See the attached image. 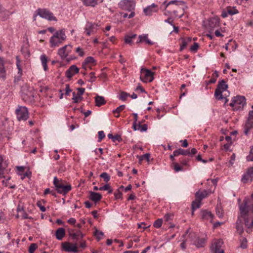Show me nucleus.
I'll list each match as a JSON object with an SVG mask.
<instances>
[{"mask_svg":"<svg viewBox=\"0 0 253 253\" xmlns=\"http://www.w3.org/2000/svg\"><path fill=\"white\" fill-rule=\"evenodd\" d=\"M185 2L181 0H172L169 2L165 1L162 6H165V9L168 8L167 12L169 14H173L175 17L181 18L184 14V10L187 8Z\"/></svg>","mask_w":253,"mask_h":253,"instance_id":"1","label":"nucleus"},{"mask_svg":"<svg viewBox=\"0 0 253 253\" xmlns=\"http://www.w3.org/2000/svg\"><path fill=\"white\" fill-rule=\"evenodd\" d=\"M240 218L244 220L245 225L247 228V232H250V229H253V218L249 217V206L247 200H244L243 202L239 205Z\"/></svg>","mask_w":253,"mask_h":253,"instance_id":"2","label":"nucleus"},{"mask_svg":"<svg viewBox=\"0 0 253 253\" xmlns=\"http://www.w3.org/2000/svg\"><path fill=\"white\" fill-rule=\"evenodd\" d=\"M134 0H122L119 3V7L124 10L130 12L128 18H131L135 16L134 11L135 7Z\"/></svg>","mask_w":253,"mask_h":253,"instance_id":"3","label":"nucleus"},{"mask_svg":"<svg viewBox=\"0 0 253 253\" xmlns=\"http://www.w3.org/2000/svg\"><path fill=\"white\" fill-rule=\"evenodd\" d=\"M63 42V32L62 30H59L55 32L50 38L49 42L51 47L59 46Z\"/></svg>","mask_w":253,"mask_h":253,"instance_id":"4","label":"nucleus"},{"mask_svg":"<svg viewBox=\"0 0 253 253\" xmlns=\"http://www.w3.org/2000/svg\"><path fill=\"white\" fill-rule=\"evenodd\" d=\"M246 98L243 96H237L232 98L230 106L234 108V110L242 109L246 105Z\"/></svg>","mask_w":253,"mask_h":253,"instance_id":"5","label":"nucleus"},{"mask_svg":"<svg viewBox=\"0 0 253 253\" xmlns=\"http://www.w3.org/2000/svg\"><path fill=\"white\" fill-rule=\"evenodd\" d=\"M227 88L228 85L224 80H222L221 81H219L214 92L215 98L218 100L222 99L223 98L222 92L226 90Z\"/></svg>","mask_w":253,"mask_h":253,"instance_id":"6","label":"nucleus"},{"mask_svg":"<svg viewBox=\"0 0 253 253\" xmlns=\"http://www.w3.org/2000/svg\"><path fill=\"white\" fill-rule=\"evenodd\" d=\"M15 113L18 121H26L29 118L28 111L26 107H18L15 111Z\"/></svg>","mask_w":253,"mask_h":253,"instance_id":"7","label":"nucleus"},{"mask_svg":"<svg viewBox=\"0 0 253 253\" xmlns=\"http://www.w3.org/2000/svg\"><path fill=\"white\" fill-rule=\"evenodd\" d=\"M37 14L42 18L47 19L48 21H57L56 18L54 16L53 13L46 9H38L37 10Z\"/></svg>","mask_w":253,"mask_h":253,"instance_id":"8","label":"nucleus"},{"mask_svg":"<svg viewBox=\"0 0 253 253\" xmlns=\"http://www.w3.org/2000/svg\"><path fill=\"white\" fill-rule=\"evenodd\" d=\"M140 79L144 83L151 82L154 80V73L150 70L142 69Z\"/></svg>","mask_w":253,"mask_h":253,"instance_id":"9","label":"nucleus"},{"mask_svg":"<svg viewBox=\"0 0 253 253\" xmlns=\"http://www.w3.org/2000/svg\"><path fill=\"white\" fill-rule=\"evenodd\" d=\"M253 128V110L249 112L248 118L244 126V133L247 135L249 132Z\"/></svg>","mask_w":253,"mask_h":253,"instance_id":"10","label":"nucleus"},{"mask_svg":"<svg viewBox=\"0 0 253 253\" xmlns=\"http://www.w3.org/2000/svg\"><path fill=\"white\" fill-rule=\"evenodd\" d=\"M98 25L97 24L87 22L84 27V32L86 36H89L91 34H93L96 32L98 30Z\"/></svg>","mask_w":253,"mask_h":253,"instance_id":"11","label":"nucleus"},{"mask_svg":"<svg viewBox=\"0 0 253 253\" xmlns=\"http://www.w3.org/2000/svg\"><path fill=\"white\" fill-rule=\"evenodd\" d=\"M223 241L220 240H215L211 246V250L213 253H224V251L221 249Z\"/></svg>","mask_w":253,"mask_h":253,"instance_id":"12","label":"nucleus"},{"mask_svg":"<svg viewBox=\"0 0 253 253\" xmlns=\"http://www.w3.org/2000/svg\"><path fill=\"white\" fill-rule=\"evenodd\" d=\"M21 92L23 99L26 101L30 100L34 97L32 89H29L27 85H24L22 87Z\"/></svg>","mask_w":253,"mask_h":253,"instance_id":"13","label":"nucleus"},{"mask_svg":"<svg viewBox=\"0 0 253 253\" xmlns=\"http://www.w3.org/2000/svg\"><path fill=\"white\" fill-rule=\"evenodd\" d=\"M241 180L245 183L253 180V167L248 169L246 173L243 175Z\"/></svg>","mask_w":253,"mask_h":253,"instance_id":"14","label":"nucleus"},{"mask_svg":"<svg viewBox=\"0 0 253 253\" xmlns=\"http://www.w3.org/2000/svg\"><path fill=\"white\" fill-rule=\"evenodd\" d=\"M8 162L7 160L0 155V178L3 176L4 171L7 167Z\"/></svg>","mask_w":253,"mask_h":253,"instance_id":"15","label":"nucleus"},{"mask_svg":"<svg viewBox=\"0 0 253 253\" xmlns=\"http://www.w3.org/2000/svg\"><path fill=\"white\" fill-rule=\"evenodd\" d=\"M53 184L56 190L59 193H63V182L61 179H59L56 177H54L53 179Z\"/></svg>","mask_w":253,"mask_h":253,"instance_id":"16","label":"nucleus"},{"mask_svg":"<svg viewBox=\"0 0 253 253\" xmlns=\"http://www.w3.org/2000/svg\"><path fill=\"white\" fill-rule=\"evenodd\" d=\"M158 11V6L155 3H152L151 5L148 6L143 10V12L146 15H151L153 13L156 12Z\"/></svg>","mask_w":253,"mask_h":253,"instance_id":"17","label":"nucleus"},{"mask_svg":"<svg viewBox=\"0 0 253 253\" xmlns=\"http://www.w3.org/2000/svg\"><path fill=\"white\" fill-rule=\"evenodd\" d=\"M79 68L75 65H72L66 72V76L68 79H71L76 74L79 73Z\"/></svg>","mask_w":253,"mask_h":253,"instance_id":"18","label":"nucleus"},{"mask_svg":"<svg viewBox=\"0 0 253 253\" xmlns=\"http://www.w3.org/2000/svg\"><path fill=\"white\" fill-rule=\"evenodd\" d=\"M64 251L72 253H77L78 251L76 244L69 242H64Z\"/></svg>","mask_w":253,"mask_h":253,"instance_id":"19","label":"nucleus"},{"mask_svg":"<svg viewBox=\"0 0 253 253\" xmlns=\"http://www.w3.org/2000/svg\"><path fill=\"white\" fill-rule=\"evenodd\" d=\"M239 13L238 10L235 7L228 6L226 10L222 14V16L224 18L228 16V15H233Z\"/></svg>","mask_w":253,"mask_h":253,"instance_id":"20","label":"nucleus"},{"mask_svg":"<svg viewBox=\"0 0 253 253\" xmlns=\"http://www.w3.org/2000/svg\"><path fill=\"white\" fill-rule=\"evenodd\" d=\"M236 229L237 232L240 235H241L244 232L243 224L240 216L238 217V219L236 222Z\"/></svg>","mask_w":253,"mask_h":253,"instance_id":"21","label":"nucleus"},{"mask_svg":"<svg viewBox=\"0 0 253 253\" xmlns=\"http://www.w3.org/2000/svg\"><path fill=\"white\" fill-rule=\"evenodd\" d=\"M180 40L181 43L180 44V51H182L192 42V38L190 37L182 38Z\"/></svg>","mask_w":253,"mask_h":253,"instance_id":"22","label":"nucleus"},{"mask_svg":"<svg viewBox=\"0 0 253 253\" xmlns=\"http://www.w3.org/2000/svg\"><path fill=\"white\" fill-rule=\"evenodd\" d=\"M84 5L86 6L94 7L98 4V3H101L103 0H81Z\"/></svg>","mask_w":253,"mask_h":253,"instance_id":"23","label":"nucleus"},{"mask_svg":"<svg viewBox=\"0 0 253 253\" xmlns=\"http://www.w3.org/2000/svg\"><path fill=\"white\" fill-rule=\"evenodd\" d=\"M201 216L203 219L209 220L211 222H212L213 215L211 212L205 210L201 211Z\"/></svg>","mask_w":253,"mask_h":253,"instance_id":"24","label":"nucleus"},{"mask_svg":"<svg viewBox=\"0 0 253 253\" xmlns=\"http://www.w3.org/2000/svg\"><path fill=\"white\" fill-rule=\"evenodd\" d=\"M133 128L134 130H140L141 132L146 131L147 130V125L146 124H144L141 125L140 123H139L138 124L133 123Z\"/></svg>","mask_w":253,"mask_h":253,"instance_id":"25","label":"nucleus"},{"mask_svg":"<svg viewBox=\"0 0 253 253\" xmlns=\"http://www.w3.org/2000/svg\"><path fill=\"white\" fill-rule=\"evenodd\" d=\"M102 198V195L96 192H90L89 195V199L92 201L96 203L99 201Z\"/></svg>","mask_w":253,"mask_h":253,"instance_id":"26","label":"nucleus"},{"mask_svg":"<svg viewBox=\"0 0 253 253\" xmlns=\"http://www.w3.org/2000/svg\"><path fill=\"white\" fill-rule=\"evenodd\" d=\"M95 64V60L94 59L93 57L91 56H89L86 57L84 61L82 63V68L86 69V66L88 64Z\"/></svg>","mask_w":253,"mask_h":253,"instance_id":"27","label":"nucleus"},{"mask_svg":"<svg viewBox=\"0 0 253 253\" xmlns=\"http://www.w3.org/2000/svg\"><path fill=\"white\" fill-rule=\"evenodd\" d=\"M219 22L218 19L213 18H211L209 20V28L211 30H212L213 28L219 26Z\"/></svg>","mask_w":253,"mask_h":253,"instance_id":"28","label":"nucleus"},{"mask_svg":"<svg viewBox=\"0 0 253 253\" xmlns=\"http://www.w3.org/2000/svg\"><path fill=\"white\" fill-rule=\"evenodd\" d=\"M239 246L238 248L246 249L248 248V241L246 237L241 236L239 238Z\"/></svg>","mask_w":253,"mask_h":253,"instance_id":"29","label":"nucleus"},{"mask_svg":"<svg viewBox=\"0 0 253 253\" xmlns=\"http://www.w3.org/2000/svg\"><path fill=\"white\" fill-rule=\"evenodd\" d=\"M192 243L197 248L202 247H204L205 244V240L204 238L198 237L195 241H193Z\"/></svg>","mask_w":253,"mask_h":253,"instance_id":"30","label":"nucleus"},{"mask_svg":"<svg viewBox=\"0 0 253 253\" xmlns=\"http://www.w3.org/2000/svg\"><path fill=\"white\" fill-rule=\"evenodd\" d=\"M211 193V192H208L207 190H204L203 191H199L195 194V198H199L201 201L205 198L208 196L209 194Z\"/></svg>","mask_w":253,"mask_h":253,"instance_id":"31","label":"nucleus"},{"mask_svg":"<svg viewBox=\"0 0 253 253\" xmlns=\"http://www.w3.org/2000/svg\"><path fill=\"white\" fill-rule=\"evenodd\" d=\"M6 71L4 67V62L2 58L0 57V78H5Z\"/></svg>","mask_w":253,"mask_h":253,"instance_id":"32","label":"nucleus"},{"mask_svg":"<svg viewBox=\"0 0 253 253\" xmlns=\"http://www.w3.org/2000/svg\"><path fill=\"white\" fill-rule=\"evenodd\" d=\"M95 105L97 106H101L106 103L104 98L102 96L96 95L95 97Z\"/></svg>","mask_w":253,"mask_h":253,"instance_id":"33","label":"nucleus"},{"mask_svg":"<svg viewBox=\"0 0 253 253\" xmlns=\"http://www.w3.org/2000/svg\"><path fill=\"white\" fill-rule=\"evenodd\" d=\"M40 60L42 63V64L43 66V68L44 71H47L48 70V67L47 65V57L45 54H42L40 56Z\"/></svg>","mask_w":253,"mask_h":253,"instance_id":"34","label":"nucleus"},{"mask_svg":"<svg viewBox=\"0 0 253 253\" xmlns=\"http://www.w3.org/2000/svg\"><path fill=\"white\" fill-rule=\"evenodd\" d=\"M145 42L146 43L152 45L153 44V42H151L148 38V35H140L139 36V41L137 42Z\"/></svg>","mask_w":253,"mask_h":253,"instance_id":"35","label":"nucleus"},{"mask_svg":"<svg viewBox=\"0 0 253 253\" xmlns=\"http://www.w3.org/2000/svg\"><path fill=\"white\" fill-rule=\"evenodd\" d=\"M201 200L198 198H195V200L193 201L192 203V209L193 211L199 208L201 204Z\"/></svg>","mask_w":253,"mask_h":253,"instance_id":"36","label":"nucleus"},{"mask_svg":"<svg viewBox=\"0 0 253 253\" xmlns=\"http://www.w3.org/2000/svg\"><path fill=\"white\" fill-rule=\"evenodd\" d=\"M56 238L58 240H62L63 239V227L58 228L55 232Z\"/></svg>","mask_w":253,"mask_h":253,"instance_id":"37","label":"nucleus"},{"mask_svg":"<svg viewBox=\"0 0 253 253\" xmlns=\"http://www.w3.org/2000/svg\"><path fill=\"white\" fill-rule=\"evenodd\" d=\"M72 94V99L73 100V102L78 103L83 99V97L81 95L77 94L75 92H73Z\"/></svg>","mask_w":253,"mask_h":253,"instance_id":"38","label":"nucleus"},{"mask_svg":"<svg viewBox=\"0 0 253 253\" xmlns=\"http://www.w3.org/2000/svg\"><path fill=\"white\" fill-rule=\"evenodd\" d=\"M16 66H17V68L18 70V74L20 75H22V67H21V64H20V58H19V57L17 56L16 57Z\"/></svg>","mask_w":253,"mask_h":253,"instance_id":"39","label":"nucleus"},{"mask_svg":"<svg viewBox=\"0 0 253 253\" xmlns=\"http://www.w3.org/2000/svg\"><path fill=\"white\" fill-rule=\"evenodd\" d=\"M10 179V177H7L5 180H3L2 181V183H3V184L5 186V187H10V188H12V189H14L15 188V185H11L9 184V180Z\"/></svg>","mask_w":253,"mask_h":253,"instance_id":"40","label":"nucleus"},{"mask_svg":"<svg viewBox=\"0 0 253 253\" xmlns=\"http://www.w3.org/2000/svg\"><path fill=\"white\" fill-rule=\"evenodd\" d=\"M94 235L96 237L97 240L99 241L103 238L104 233L102 231H100L97 229H95Z\"/></svg>","mask_w":253,"mask_h":253,"instance_id":"41","label":"nucleus"},{"mask_svg":"<svg viewBox=\"0 0 253 253\" xmlns=\"http://www.w3.org/2000/svg\"><path fill=\"white\" fill-rule=\"evenodd\" d=\"M100 177L104 179V181L106 182H108L110 180V176L106 172H102L100 175Z\"/></svg>","mask_w":253,"mask_h":253,"instance_id":"42","label":"nucleus"},{"mask_svg":"<svg viewBox=\"0 0 253 253\" xmlns=\"http://www.w3.org/2000/svg\"><path fill=\"white\" fill-rule=\"evenodd\" d=\"M150 155L149 153H146L144 155L137 156V157L139 158V161L140 163H141L143 160L145 159L147 160V162L149 161V158H150Z\"/></svg>","mask_w":253,"mask_h":253,"instance_id":"43","label":"nucleus"},{"mask_svg":"<svg viewBox=\"0 0 253 253\" xmlns=\"http://www.w3.org/2000/svg\"><path fill=\"white\" fill-rule=\"evenodd\" d=\"M173 169L175 172H177L183 170L181 167L177 163H173L172 164Z\"/></svg>","mask_w":253,"mask_h":253,"instance_id":"44","label":"nucleus"},{"mask_svg":"<svg viewBox=\"0 0 253 253\" xmlns=\"http://www.w3.org/2000/svg\"><path fill=\"white\" fill-rule=\"evenodd\" d=\"M78 231L75 232L73 231L69 232V236L73 239L79 240V235L78 234Z\"/></svg>","mask_w":253,"mask_h":253,"instance_id":"45","label":"nucleus"},{"mask_svg":"<svg viewBox=\"0 0 253 253\" xmlns=\"http://www.w3.org/2000/svg\"><path fill=\"white\" fill-rule=\"evenodd\" d=\"M129 96V94L126 92L122 91L120 93L119 98V99H120L121 100L125 101L127 97Z\"/></svg>","mask_w":253,"mask_h":253,"instance_id":"46","label":"nucleus"},{"mask_svg":"<svg viewBox=\"0 0 253 253\" xmlns=\"http://www.w3.org/2000/svg\"><path fill=\"white\" fill-rule=\"evenodd\" d=\"M163 223V220L162 219L159 218L157 220H156L153 223V226L154 227L156 228H160Z\"/></svg>","mask_w":253,"mask_h":253,"instance_id":"47","label":"nucleus"},{"mask_svg":"<svg viewBox=\"0 0 253 253\" xmlns=\"http://www.w3.org/2000/svg\"><path fill=\"white\" fill-rule=\"evenodd\" d=\"M247 160L248 161H253V145L251 147L249 154L247 156Z\"/></svg>","mask_w":253,"mask_h":253,"instance_id":"48","label":"nucleus"},{"mask_svg":"<svg viewBox=\"0 0 253 253\" xmlns=\"http://www.w3.org/2000/svg\"><path fill=\"white\" fill-rule=\"evenodd\" d=\"M126 107L125 105H122L118 107L115 110L113 111V113H120L122 110H123Z\"/></svg>","mask_w":253,"mask_h":253,"instance_id":"49","label":"nucleus"},{"mask_svg":"<svg viewBox=\"0 0 253 253\" xmlns=\"http://www.w3.org/2000/svg\"><path fill=\"white\" fill-rule=\"evenodd\" d=\"M38 246L36 244L33 243L32 244L29 248V253H34L37 248Z\"/></svg>","mask_w":253,"mask_h":253,"instance_id":"50","label":"nucleus"},{"mask_svg":"<svg viewBox=\"0 0 253 253\" xmlns=\"http://www.w3.org/2000/svg\"><path fill=\"white\" fill-rule=\"evenodd\" d=\"M199 47V44L197 42H194L193 45H192L190 48V50L191 51V52H197V50H198V48Z\"/></svg>","mask_w":253,"mask_h":253,"instance_id":"51","label":"nucleus"},{"mask_svg":"<svg viewBox=\"0 0 253 253\" xmlns=\"http://www.w3.org/2000/svg\"><path fill=\"white\" fill-rule=\"evenodd\" d=\"M76 52L81 57L83 56L84 54L83 49L80 47H78L76 49Z\"/></svg>","mask_w":253,"mask_h":253,"instance_id":"52","label":"nucleus"},{"mask_svg":"<svg viewBox=\"0 0 253 253\" xmlns=\"http://www.w3.org/2000/svg\"><path fill=\"white\" fill-rule=\"evenodd\" d=\"M98 142H100L105 136L103 131H99L98 132Z\"/></svg>","mask_w":253,"mask_h":253,"instance_id":"53","label":"nucleus"},{"mask_svg":"<svg viewBox=\"0 0 253 253\" xmlns=\"http://www.w3.org/2000/svg\"><path fill=\"white\" fill-rule=\"evenodd\" d=\"M104 191H108V193H111L113 191L109 184H106L104 185Z\"/></svg>","mask_w":253,"mask_h":253,"instance_id":"54","label":"nucleus"},{"mask_svg":"<svg viewBox=\"0 0 253 253\" xmlns=\"http://www.w3.org/2000/svg\"><path fill=\"white\" fill-rule=\"evenodd\" d=\"M180 155H184V156H186V155H189V154H190V151L189 150H184V149H181L180 148Z\"/></svg>","mask_w":253,"mask_h":253,"instance_id":"55","label":"nucleus"},{"mask_svg":"<svg viewBox=\"0 0 253 253\" xmlns=\"http://www.w3.org/2000/svg\"><path fill=\"white\" fill-rule=\"evenodd\" d=\"M188 232H189V230H187L186 231L185 233L183 235L182 238H183L184 239L186 237V236H188V237L189 239L190 238L191 239L193 237H195V233H190L188 235Z\"/></svg>","mask_w":253,"mask_h":253,"instance_id":"56","label":"nucleus"},{"mask_svg":"<svg viewBox=\"0 0 253 253\" xmlns=\"http://www.w3.org/2000/svg\"><path fill=\"white\" fill-rule=\"evenodd\" d=\"M90 79L88 80V82L93 83L95 81L96 77L94 76V72H91L89 74Z\"/></svg>","mask_w":253,"mask_h":253,"instance_id":"57","label":"nucleus"},{"mask_svg":"<svg viewBox=\"0 0 253 253\" xmlns=\"http://www.w3.org/2000/svg\"><path fill=\"white\" fill-rule=\"evenodd\" d=\"M72 91V90L70 88V86L69 84H66L65 85V94L66 95H69L70 93Z\"/></svg>","mask_w":253,"mask_h":253,"instance_id":"58","label":"nucleus"},{"mask_svg":"<svg viewBox=\"0 0 253 253\" xmlns=\"http://www.w3.org/2000/svg\"><path fill=\"white\" fill-rule=\"evenodd\" d=\"M114 195L116 199H119L122 198V193L119 190L115 192Z\"/></svg>","mask_w":253,"mask_h":253,"instance_id":"59","label":"nucleus"},{"mask_svg":"<svg viewBox=\"0 0 253 253\" xmlns=\"http://www.w3.org/2000/svg\"><path fill=\"white\" fill-rule=\"evenodd\" d=\"M37 205L40 208V210L44 212L45 211V208L42 205L41 202L40 201H38L37 202Z\"/></svg>","mask_w":253,"mask_h":253,"instance_id":"60","label":"nucleus"},{"mask_svg":"<svg viewBox=\"0 0 253 253\" xmlns=\"http://www.w3.org/2000/svg\"><path fill=\"white\" fill-rule=\"evenodd\" d=\"M112 140L113 142H115L116 141H118V142H120L122 141V138L120 135L117 134L116 135L113 136Z\"/></svg>","mask_w":253,"mask_h":253,"instance_id":"61","label":"nucleus"},{"mask_svg":"<svg viewBox=\"0 0 253 253\" xmlns=\"http://www.w3.org/2000/svg\"><path fill=\"white\" fill-rule=\"evenodd\" d=\"M188 162H189V159H182L180 163L182 166H188Z\"/></svg>","mask_w":253,"mask_h":253,"instance_id":"62","label":"nucleus"},{"mask_svg":"<svg viewBox=\"0 0 253 253\" xmlns=\"http://www.w3.org/2000/svg\"><path fill=\"white\" fill-rule=\"evenodd\" d=\"M71 185H64V195L71 190Z\"/></svg>","mask_w":253,"mask_h":253,"instance_id":"63","label":"nucleus"},{"mask_svg":"<svg viewBox=\"0 0 253 253\" xmlns=\"http://www.w3.org/2000/svg\"><path fill=\"white\" fill-rule=\"evenodd\" d=\"M77 90L78 93L76 94L81 96H82L84 93L85 91V89L84 88H78Z\"/></svg>","mask_w":253,"mask_h":253,"instance_id":"64","label":"nucleus"}]
</instances>
